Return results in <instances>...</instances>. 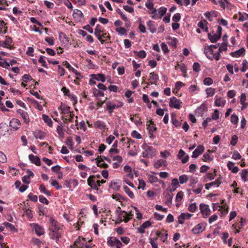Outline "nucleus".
Segmentation results:
<instances>
[{"label":"nucleus","mask_w":248,"mask_h":248,"mask_svg":"<svg viewBox=\"0 0 248 248\" xmlns=\"http://www.w3.org/2000/svg\"><path fill=\"white\" fill-rule=\"evenodd\" d=\"M142 148L144 150L142 156L145 158H152L156 154V150L152 146H149L146 143L142 145Z\"/></svg>","instance_id":"1"},{"label":"nucleus","mask_w":248,"mask_h":248,"mask_svg":"<svg viewBox=\"0 0 248 248\" xmlns=\"http://www.w3.org/2000/svg\"><path fill=\"white\" fill-rule=\"evenodd\" d=\"M49 235L50 237L57 242L62 233V229L61 228H51L49 229Z\"/></svg>","instance_id":"2"},{"label":"nucleus","mask_w":248,"mask_h":248,"mask_svg":"<svg viewBox=\"0 0 248 248\" xmlns=\"http://www.w3.org/2000/svg\"><path fill=\"white\" fill-rule=\"evenodd\" d=\"M31 226L34 230L35 233L38 236H41L45 233L44 228L37 223H31Z\"/></svg>","instance_id":"3"},{"label":"nucleus","mask_w":248,"mask_h":248,"mask_svg":"<svg viewBox=\"0 0 248 248\" xmlns=\"http://www.w3.org/2000/svg\"><path fill=\"white\" fill-rule=\"evenodd\" d=\"M181 100L177 99L175 97H172L170 98V101L169 105L171 108H174L177 109H180L181 108Z\"/></svg>","instance_id":"4"},{"label":"nucleus","mask_w":248,"mask_h":248,"mask_svg":"<svg viewBox=\"0 0 248 248\" xmlns=\"http://www.w3.org/2000/svg\"><path fill=\"white\" fill-rule=\"evenodd\" d=\"M200 209L204 217H206L209 216L211 212L208 205L201 203L200 205Z\"/></svg>","instance_id":"5"},{"label":"nucleus","mask_w":248,"mask_h":248,"mask_svg":"<svg viewBox=\"0 0 248 248\" xmlns=\"http://www.w3.org/2000/svg\"><path fill=\"white\" fill-rule=\"evenodd\" d=\"M178 157L181 159L182 162L184 164L186 163L189 159V156L186 155V153L182 149L180 150L178 154Z\"/></svg>","instance_id":"6"},{"label":"nucleus","mask_w":248,"mask_h":248,"mask_svg":"<svg viewBox=\"0 0 248 248\" xmlns=\"http://www.w3.org/2000/svg\"><path fill=\"white\" fill-rule=\"evenodd\" d=\"M205 229V226L203 223H200L196 225L192 230L194 234H199L202 232Z\"/></svg>","instance_id":"7"},{"label":"nucleus","mask_w":248,"mask_h":248,"mask_svg":"<svg viewBox=\"0 0 248 248\" xmlns=\"http://www.w3.org/2000/svg\"><path fill=\"white\" fill-rule=\"evenodd\" d=\"M155 234L157 237H160V240L163 242H166L167 241L168 239V233L164 230H162L161 232L156 231Z\"/></svg>","instance_id":"8"},{"label":"nucleus","mask_w":248,"mask_h":248,"mask_svg":"<svg viewBox=\"0 0 248 248\" xmlns=\"http://www.w3.org/2000/svg\"><path fill=\"white\" fill-rule=\"evenodd\" d=\"M17 113L20 115L24 120V123L28 124L30 122V118L28 113L23 110L19 109L17 110Z\"/></svg>","instance_id":"9"},{"label":"nucleus","mask_w":248,"mask_h":248,"mask_svg":"<svg viewBox=\"0 0 248 248\" xmlns=\"http://www.w3.org/2000/svg\"><path fill=\"white\" fill-rule=\"evenodd\" d=\"M204 150L203 145H199L197 148L193 151L192 157L193 158H197L200 155L202 154Z\"/></svg>","instance_id":"10"},{"label":"nucleus","mask_w":248,"mask_h":248,"mask_svg":"<svg viewBox=\"0 0 248 248\" xmlns=\"http://www.w3.org/2000/svg\"><path fill=\"white\" fill-rule=\"evenodd\" d=\"M204 16L210 21H213V17L217 16V12L216 11H208L204 14Z\"/></svg>","instance_id":"11"},{"label":"nucleus","mask_w":248,"mask_h":248,"mask_svg":"<svg viewBox=\"0 0 248 248\" xmlns=\"http://www.w3.org/2000/svg\"><path fill=\"white\" fill-rule=\"evenodd\" d=\"M21 123L17 119H13L10 122V125L13 129L17 130L19 129Z\"/></svg>","instance_id":"12"},{"label":"nucleus","mask_w":248,"mask_h":248,"mask_svg":"<svg viewBox=\"0 0 248 248\" xmlns=\"http://www.w3.org/2000/svg\"><path fill=\"white\" fill-rule=\"evenodd\" d=\"M215 106L217 107H224L226 104V100L220 97L215 96Z\"/></svg>","instance_id":"13"},{"label":"nucleus","mask_w":248,"mask_h":248,"mask_svg":"<svg viewBox=\"0 0 248 248\" xmlns=\"http://www.w3.org/2000/svg\"><path fill=\"white\" fill-rule=\"evenodd\" d=\"M29 158L32 163L35 164L36 166L41 165L40 159L38 156L31 154L29 155Z\"/></svg>","instance_id":"14"},{"label":"nucleus","mask_w":248,"mask_h":248,"mask_svg":"<svg viewBox=\"0 0 248 248\" xmlns=\"http://www.w3.org/2000/svg\"><path fill=\"white\" fill-rule=\"evenodd\" d=\"M151 225V223L150 221L148 220L144 222L140 227L138 228V232L140 233H144L145 232V229L150 227Z\"/></svg>","instance_id":"15"},{"label":"nucleus","mask_w":248,"mask_h":248,"mask_svg":"<svg viewBox=\"0 0 248 248\" xmlns=\"http://www.w3.org/2000/svg\"><path fill=\"white\" fill-rule=\"evenodd\" d=\"M101 157V156H98L95 159L97 166L102 168H108V165L104 162L103 159Z\"/></svg>","instance_id":"16"},{"label":"nucleus","mask_w":248,"mask_h":248,"mask_svg":"<svg viewBox=\"0 0 248 248\" xmlns=\"http://www.w3.org/2000/svg\"><path fill=\"white\" fill-rule=\"evenodd\" d=\"M60 108L62 110L61 113L63 115L65 116V117H67L68 115L70 114V113H73V112H71L70 111V108L65 105L62 104Z\"/></svg>","instance_id":"17"},{"label":"nucleus","mask_w":248,"mask_h":248,"mask_svg":"<svg viewBox=\"0 0 248 248\" xmlns=\"http://www.w3.org/2000/svg\"><path fill=\"white\" fill-rule=\"evenodd\" d=\"M207 21L206 20L202 19L201 20V21H200L198 23V26L199 27L200 29H202L204 31L208 32V29L207 27Z\"/></svg>","instance_id":"18"},{"label":"nucleus","mask_w":248,"mask_h":248,"mask_svg":"<svg viewBox=\"0 0 248 248\" xmlns=\"http://www.w3.org/2000/svg\"><path fill=\"white\" fill-rule=\"evenodd\" d=\"M148 29L152 33H155L156 31V26L155 24V22L150 20L147 22Z\"/></svg>","instance_id":"19"},{"label":"nucleus","mask_w":248,"mask_h":248,"mask_svg":"<svg viewBox=\"0 0 248 248\" xmlns=\"http://www.w3.org/2000/svg\"><path fill=\"white\" fill-rule=\"evenodd\" d=\"M245 49L243 47H241L235 51L231 52L230 55L233 57L237 58L243 56L245 54Z\"/></svg>","instance_id":"20"},{"label":"nucleus","mask_w":248,"mask_h":248,"mask_svg":"<svg viewBox=\"0 0 248 248\" xmlns=\"http://www.w3.org/2000/svg\"><path fill=\"white\" fill-rule=\"evenodd\" d=\"M107 105V110H108V112L110 114H111L113 112V109H115L119 107V106H116L115 104L112 102L111 101H107L106 102Z\"/></svg>","instance_id":"21"},{"label":"nucleus","mask_w":248,"mask_h":248,"mask_svg":"<svg viewBox=\"0 0 248 248\" xmlns=\"http://www.w3.org/2000/svg\"><path fill=\"white\" fill-rule=\"evenodd\" d=\"M221 181L218 178L214 182H212L211 183L205 184V187L206 189L208 190L212 186H216L217 187H218L219 185L221 184Z\"/></svg>","instance_id":"22"},{"label":"nucleus","mask_w":248,"mask_h":248,"mask_svg":"<svg viewBox=\"0 0 248 248\" xmlns=\"http://www.w3.org/2000/svg\"><path fill=\"white\" fill-rule=\"evenodd\" d=\"M95 176L94 175L90 176L87 179L88 185L93 189L96 188V186H95Z\"/></svg>","instance_id":"23"},{"label":"nucleus","mask_w":248,"mask_h":248,"mask_svg":"<svg viewBox=\"0 0 248 248\" xmlns=\"http://www.w3.org/2000/svg\"><path fill=\"white\" fill-rule=\"evenodd\" d=\"M12 43V39L9 36H6L4 41H0V46L8 48Z\"/></svg>","instance_id":"24"},{"label":"nucleus","mask_w":248,"mask_h":248,"mask_svg":"<svg viewBox=\"0 0 248 248\" xmlns=\"http://www.w3.org/2000/svg\"><path fill=\"white\" fill-rule=\"evenodd\" d=\"M94 126L95 128H99L103 131H104L106 128L105 123L100 120H98L94 123Z\"/></svg>","instance_id":"25"},{"label":"nucleus","mask_w":248,"mask_h":248,"mask_svg":"<svg viewBox=\"0 0 248 248\" xmlns=\"http://www.w3.org/2000/svg\"><path fill=\"white\" fill-rule=\"evenodd\" d=\"M227 167L232 173H236L238 172L239 169L237 166H234V164L231 161H229L227 163Z\"/></svg>","instance_id":"26"},{"label":"nucleus","mask_w":248,"mask_h":248,"mask_svg":"<svg viewBox=\"0 0 248 248\" xmlns=\"http://www.w3.org/2000/svg\"><path fill=\"white\" fill-rule=\"evenodd\" d=\"M104 32V30H94V34L97 39L99 40L101 44H104L107 40H103L102 39V34Z\"/></svg>","instance_id":"27"},{"label":"nucleus","mask_w":248,"mask_h":248,"mask_svg":"<svg viewBox=\"0 0 248 248\" xmlns=\"http://www.w3.org/2000/svg\"><path fill=\"white\" fill-rule=\"evenodd\" d=\"M33 136L35 139L43 140L46 136V133L41 130H36L33 132Z\"/></svg>","instance_id":"28"},{"label":"nucleus","mask_w":248,"mask_h":248,"mask_svg":"<svg viewBox=\"0 0 248 248\" xmlns=\"http://www.w3.org/2000/svg\"><path fill=\"white\" fill-rule=\"evenodd\" d=\"M8 131V125L6 123H1L0 124V135L4 136Z\"/></svg>","instance_id":"29"},{"label":"nucleus","mask_w":248,"mask_h":248,"mask_svg":"<svg viewBox=\"0 0 248 248\" xmlns=\"http://www.w3.org/2000/svg\"><path fill=\"white\" fill-rule=\"evenodd\" d=\"M167 165V161L163 159H159L154 164V167L156 169H159L162 166L166 167Z\"/></svg>","instance_id":"30"},{"label":"nucleus","mask_w":248,"mask_h":248,"mask_svg":"<svg viewBox=\"0 0 248 248\" xmlns=\"http://www.w3.org/2000/svg\"><path fill=\"white\" fill-rule=\"evenodd\" d=\"M208 37L209 39L212 43H216L220 38V35L214 34V35H211V33H208Z\"/></svg>","instance_id":"31"},{"label":"nucleus","mask_w":248,"mask_h":248,"mask_svg":"<svg viewBox=\"0 0 248 248\" xmlns=\"http://www.w3.org/2000/svg\"><path fill=\"white\" fill-rule=\"evenodd\" d=\"M204 53L208 58L213 60L212 56L213 55L214 51L209 46L204 48Z\"/></svg>","instance_id":"32"},{"label":"nucleus","mask_w":248,"mask_h":248,"mask_svg":"<svg viewBox=\"0 0 248 248\" xmlns=\"http://www.w3.org/2000/svg\"><path fill=\"white\" fill-rule=\"evenodd\" d=\"M149 77L150 78L149 80H152L153 81V82H151V84H156V83L159 79L158 75L153 72L150 73Z\"/></svg>","instance_id":"33"},{"label":"nucleus","mask_w":248,"mask_h":248,"mask_svg":"<svg viewBox=\"0 0 248 248\" xmlns=\"http://www.w3.org/2000/svg\"><path fill=\"white\" fill-rule=\"evenodd\" d=\"M69 116H70V118H67V117H65V116H64V115H63L62 117V119L63 120V122L65 124H66L68 122H71V123L73 122V119L75 116L74 113H70V114H69Z\"/></svg>","instance_id":"34"},{"label":"nucleus","mask_w":248,"mask_h":248,"mask_svg":"<svg viewBox=\"0 0 248 248\" xmlns=\"http://www.w3.org/2000/svg\"><path fill=\"white\" fill-rule=\"evenodd\" d=\"M85 238L82 237L81 238L80 236H79L76 240L75 241L74 244L76 247L78 248V246H82L84 245V243L82 241H85Z\"/></svg>","instance_id":"35"},{"label":"nucleus","mask_w":248,"mask_h":248,"mask_svg":"<svg viewBox=\"0 0 248 248\" xmlns=\"http://www.w3.org/2000/svg\"><path fill=\"white\" fill-rule=\"evenodd\" d=\"M42 118L44 121L47 124L49 127H52L53 125V122L52 121L51 118L49 117L47 115L45 114L43 115Z\"/></svg>","instance_id":"36"},{"label":"nucleus","mask_w":248,"mask_h":248,"mask_svg":"<svg viewBox=\"0 0 248 248\" xmlns=\"http://www.w3.org/2000/svg\"><path fill=\"white\" fill-rule=\"evenodd\" d=\"M116 239H118L116 237H109L108 238L107 244L110 247H113L115 246L116 242H115Z\"/></svg>","instance_id":"37"},{"label":"nucleus","mask_w":248,"mask_h":248,"mask_svg":"<svg viewBox=\"0 0 248 248\" xmlns=\"http://www.w3.org/2000/svg\"><path fill=\"white\" fill-rule=\"evenodd\" d=\"M123 188L125 192L128 195V196L131 198L133 199L135 197L134 193L131 190L129 189V188L126 186H123Z\"/></svg>","instance_id":"38"},{"label":"nucleus","mask_w":248,"mask_h":248,"mask_svg":"<svg viewBox=\"0 0 248 248\" xmlns=\"http://www.w3.org/2000/svg\"><path fill=\"white\" fill-rule=\"evenodd\" d=\"M208 153H205L203 155V159L202 160L204 161V162H207L208 161H211L213 159V157H211L210 155V153L211 152V151L210 150H208Z\"/></svg>","instance_id":"39"},{"label":"nucleus","mask_w":248,"mask_h":248,"mask_svg":"<svg viewBox=\"0 0 248 248\" xmlns=\"http://www.w3.org/2000/svg\"><path fill=\"white\" fill-rule=\"evenodd\" d=\"M173 198V195L170 194H167L166 195V200L165 203L168 206H170L172 204V200Z\"/></svg>","instance_id":"40"},{"label":"nucleus","mask_w":248,"mask_h":248,"mask_svg":"<svg viewBox=\"0 0 248 248\" xmlns=\"http://www.w3.org/2000/svg\"><path fill=\"white\" fill-rule=\"evenodd\" d=\"M134 53L136 56L141 59L145 58L146 56V53L144 50H142L140 51H134Z\"/></svg>","instance_id":"41"},{"label":"nucleus","mask_w":248,"mask_h":248,"mask_svg":"<svg viewBox=\"0 0 248 248\" xmlns=\"http://www.w3.org/2000/svg\"><path fill=\"white\" fill-rule=\"evenodd\" d=\"M217 207H219L220 209H219V210H222V211H221V214L222 215H226L228 213L229 207L228 206H226V205H224L223 206H220L218 205V203L217 204Z\"/></svg>","instance_id":"42"},{"label":"nucleus","mask_w":248,"mask_h":248,"mask_svg":"<svg viewBox=\"0 0 248 248\" xmlns=\"http://www.w3.org/2000/svg\"><path fill=\"white\" fill-rule=\"evenodd\" d=\"M49 222L51 226V228H60L58 226V222L53 217H51L49 219Z\"/></svg>","instance_id":"43"},{"label":"nucleus","mask_w":248,"mask_h":248,"mask_svg":"<svg viewBox=\"0 0 248 248\" xmlns=\"http://www.w3.org/2000/svg\"><path fill=\"white\" fill-rule=\"evenodd\" d=\"M179 180L181 184H183L187 182L188 180V176L186 174H183L179 176Z\"/></svg>","instance_id":"44"},{"label":"nucleus","mask_w":248,"mask_h":248,"mask_svg":"<svg viewBox=\"0 0 248 248\" xmlns=\"http://www.w3.org/2000/svg\"><path fill=\"white\" fill-rule=\"evenodd\" d=\"M206 93L208 97L213 96L215 93V89L212 88H207L206 89Z\"/></svg>","instance_id":"45"},{"label":"nucleus","mask_w":248,"mask_h":248,"mask_svg":"<svg viewBox=\"0 0 248 248\" xmlns=\"http://www.w3.org/2000/svg\"><path fill=\"white\" fill-rule=\"evenodd\" d=\"M157 240V237L156 238H150V243L152 246L153 248H157L158 244L156 243V241Z\"/></svg>","instance_id":"46"},{"label":"nucleus","mask_w":248,"mask_h":248,"mask_svg":"<svg viewBox=\"0 0 248 248\" xmlns=\"http://www.w3.org/2000/svg\"><path fill=\"white\" fill-rule=\"evenodd\" d=\"M239 17L238 18V20L240 21H244L245 20H247L248 18V14L246 13H242L241 12H239Z\"/></svg>","instance_id":"47"},{"label":"nucleus","mask_w":248,"mask_h":248,"mask_svg":"<svg viewBox=\"0 0 248 248\" xmlns=\"http://www.w3.org/2000/svg\"><path fill=\"white\" fill-rule=\"evenodd\" d=\"M73 16L75 18H82L83 17V14L81 11L76 9L74 12Z\"/></svg>","instance_id":"48"},{"label":"nucleus","mask_w":248,"mask_h":248,"mask_svg":"<svg viewBox=\"0 0 248 248\" xmlns=\"http://www.w3.org/2000/svg\"><path fill=\"white\" fill-rule=\"evenodd\" d=\"M171 121L172 124L176 127H179L181 124V122L178 121L173 115H172Z\"/></svg>","instance_id":"49"},{"label":"nucleus","mask_w":248,"mask_h":248,"mask_svg":"<svg viewBox=\"0 0 248 248\" xmlns=\"http://www.w3.org/2000/svg\"><path fill=\"white\" fill-rule=\"evenodd\" d=\"M117 217H120L121 219H123L124 211L122 210L120 207H118L115 211Z\"/></svg>","instance_id":"50"},{"label":"nucleus","mask_w":248,"mask_h":248,"mask_svg":"<svg viewBox=\"0 0 248 248\" xmlns=\"http://www.w3.org/2000/svg\"><path fill=\"white\" fill-rule=\"evenodd\" d=\"M167 8L164 7H161L158 10V13L159 14V18L160 19L166 14L167 12Z\"/></svg>","instance_id":"51"},{"label":"nucleus","mask_w":248,"mask_h":248,"mask_svg":"<svg viewBox=\"0 0 248 248\" xmlns=\"http://www.w3.org/2000/svg\"><path fill=\"white\" fill-rule=\"evenodd\" d=\"M227 49V42H223L220 46H219V47L218 49V51L219 52H222V51H226Z\"/></svg>","instance_id":"52"},{"label":"nucleus","mask_w":248,"mask_h":248,"mask_svg":"<svg viewBox=\"0 0 248 248\" xmlns=\"http://www.w3.org/2000/svg\"><path fill=\"white\" fill-rule=\"evenodd\" d=\"M57 132L60 137H63L64 133L63 131L62 126L61 124L57 126Z\"/></svg>","instance_id":"53"},{"label":"nucleus","mask_w":248,"mask_h":248,"mask_svg":"<svg viewBox=\"0 0 248 248\" xmlns=\"http://www.w3.org/2000/svg\"><path fill=\"white\" fill-rule=\"evenodd\" d=\"M248 174V170L247 169H244L242 170V172L241 173V177L243 180L245 182L247 181V179H246V177L247 175Z\"/></svg>","instance_id":"54"},{"label":"nucleus","mask_w":248,"mask_h":248,"mask_svg":"<svg viewBox=\"0 0 248 248\" xmlns=\"http://www.w3.org/2000/svg\"><path fill=\"white\" fill-rule=\"evenodd\" d=\"M110 186L115 190H118L120 187V185L116 182H111Z\"/></svg>","instance_id":"55"},{"label":"nucleus","mask_w":248,"mask_h":248,"mask_svg":"<svg viewBox=\"0 0 248 248\" xmlns=\"http://www.w3.org/2000/svg\"><path fill=\"white\" fill-rule=\"evenodd\" d=\"M65 143H66V144L68 146H69L70 149H72L73 143L72 138L71 137H68L66 138Z\"/></svg>","instance_id":"56"},{"label":"nucleus","mask_w":248,"mask_h":248,"mask_svg":"<svg viewBox=\"0 0 248 248\" xmlns=\"http://www.w3.org/2000/svg\"><path fill=\"white\" fill-rule=\"evenodd\" d=\"M51 184L53 186H54L57 190L60 189L62 187V186L60 185L59 184V183L55 180H53L51 181Z\"/></svg>","instance_id":"57"},{"label":"nucleus","mask_w":248,"mask_h":248,"mask_svg":"<svg viewBox=\"0 0 248 248\" xmlns=\"http://www.w3.org/2000/svg\"><path fill=\"white\" fill-rule=\"evenodd\" d=\"M248 69V62L247 60H244L242 62V67L241 69V71L242 72H245L247 69Z\"/></svg>","instance_id":"58"},{"label":"nucleus","mask_w":248,"mask_h":248,"mask_svg":"<svg viewBox=\"0 0 248 248\" xmlns=\"http://www.w3.org/2000/svg\"><path fill=\"white\" fill-rule=\"evenodd\" d=\"M231 122L232 123L234 124H236L238 123V116L235 114H232V115L231 117Z\"/></svg>","instance_id":"59"},{"label":"nucleus","mask_w":248,"mask_h":248,"mask_svg":"<svg viewBox=\"0 0 248 248\" xmlns=\"http://www.w3.org/2000/svg\"><path fill=\"white\" fill-rule=\"evenodd\" d=\"M185 213H182L178 217V222L180 224H183L185 220L186 219Z\"/></svg>","instance_id":"60"},{"label":"nucleus","mask_w":248,"mask_h":248,"mask_svg":"<svg viewBox=\"0 0 248 248\" xmlns=\"http://www.w3.org/2000/svg\"><path fill=\"white\" fill-rule=\"evenodd\" d=\"M23 209L24 210V212L28 218H31L33 217V214L31 210L26 208H24Z\"/></svg>","instance_id":"61"},{"label":"nucleus","mask_w":248,"mask_h":248,"mask_svg":"<svg viewBox=\"0 0 248 248\" xmlns=\"http://www.w3.org/2000/svg\"><path fill=\"white\" fill-rule=\"evenodd\" d=\"M31 243L33 245L39 246L41 244L42 242L38 238L33 237L31 240Z\"/></svg>","instance_id":"62"},{"label":"nucleus","mask_w":248,"mask_h":248,"mask_svg":"<svg viewBox=\"0 0 248 248\" xmlns=\"http://www.w3.org/2000/svg\"><path fill=\"white\" fill-rule=\"evenodd\" d=\"M183 196H184V194L182 191H181L178 192L176 196V198H175L176 202H180L182 200Z\"/></svg>","instance_id":"63"},{"label":"nucleus","mask_w":248,"mask_h":248,"mask_svg":"<svg viewBox=\"0 0 248 248\" xmlns=\"http://www.w3.org/2000/svg\"><path fill=\"white\" fill-rule=\"evenodd\" d=\"M197 206L195 203H193L190 204L188 207V210L191 212H194L196 211Z\"/></svg>","instance_id":"64"}]
</instances>
